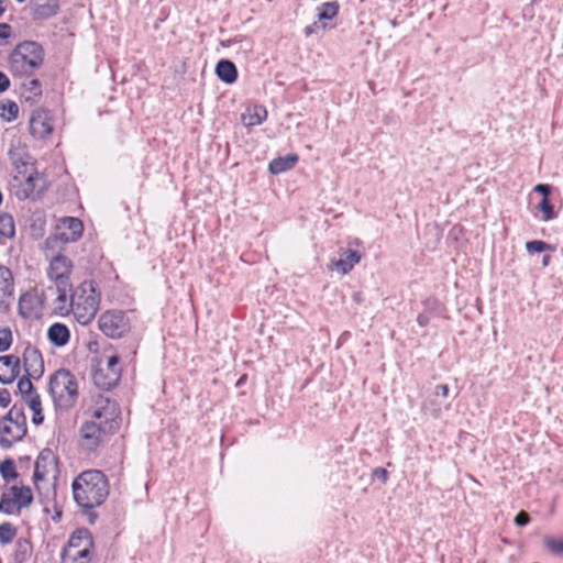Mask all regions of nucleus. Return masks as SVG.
<instances>
[{
    "mask_svg": "<svg viewBox=\"0 0 563 563\" xmlns=\"http://www.w3.org/2000/svg\"><path fill=\"white\" fill-rule=\"evenodd\" d=\"M354 299H355L356 301H360V295H358V294H357V295H354Z\"/></svg>",
    "mask_w": 563,
    "mask_h": 563,
    "instance_id": "obj_51",
    "label": "nucleus"
},
{
    "mask_svg": "<svg viewBox=\"0 0 563 563\" xmlns=\"http://www.w3.org/2000/svg\"><path fill=\"white\" fill-rule=\"evenodd\" d=\"M11 35V26L7 23H0V38H8Z\"/></svg>",
    "mask_w": 563,
    "mask_h": 563,
    "instance_id": "obj_44",
    "label": "nucleus"
},
{
    "mask_svg": "<svg viewBox=\"0 0 563 563\" xmlns=\"http://www.w3.org/2000/svg\"><path fill=\"white\" fill-rule=\"evenodd\" d=\"M71 488L75 501L82 508L101 505L109 494L108 479L98 470L81 472L74 479Z\"/></svg>",
    "mask_w": 563,
    "mask_h": 563,
    "instance_id": "obj_1",
    "label": "nucleus"
},
{
    "mask_svg": "<svg viewBox=\"0 0 563 563\" xmlns=\"http://www.w3.org/2000/svg\"><path fill=\"white\" fill-rule=\"evenodd\" d=\"M42 63L43 49L35 42L20 43L9 55V68L19 77L32 74Z\"/></svg>",
    "mask_w": 563,
    "mask_h": 563,
    "instance_id": "obj_4",
    "label": "nucleus"
},
{
    "mask_svg": "<svg viewBox=\"0 0 563 563\" xmlns=\"http://www.w3.org/2000/svg\"><path fill=\"white\" fill-rule=\"evenodd\" d=\"M10 86V80L8 78V76L0 71V93L5 91Z\"/></svg>",
    "mask_w": 563,
    "mask_h": 563,
    "instance_id": "obj_42",
    "label": "nucleus"
},
{
    "mask_svg": "<svg viewBox=\"0 0 563 563\" xmlns=\"http://www.w3.org/2000/svg\"><path fill=\"white\" fill-rule=\"evenodd\" d=\"M22 399L32 411V422L36 426L41 424L44 420V416L42 412V402L40 396L34 390L31 394L22 397Z\"/></svg>",
    "mask_w": 563,
    "mask_h": 563,
    "instance_id": "obj_25",
    "label": "nucleus"
},
{
    "mask_svg": "<svg viewBox=\"0 0 563 563\" xmlns=\"http://www.w3.org/2000/svg\"><path fill=\"white\" fill-rule=\"evenodd\" d=\"M339 12V4L336 2H324L318 8V19L322 22V27L325 29V20H331L336 16Z\"/></svg>",
    "mask_w": 563,
    "mask_h": 563,
    "instance_id": "obj_28",
    "label": "nucleus"
},
{
    "mask_svg": "<svg viewBox=\"0 0 563 563\" xmlns=\"http://www.w3.org/2000/svg\"><path fill=\"white\" fill-rule=\"evenodd\" d=\"M533 190L536 192L541 194L543 196L542 198H549V195L551 192V187L549 185L539 184V185L534 186Z\"/></svg>",
    "mask_w": 563,
    "mask_h": 563,
    "instance_id": "obj_40",
    "label": "nucleus"
},
{
    "mask_svg": "<svg viewBox=\"0 0 563 563\" xmlns=\"http://www.w3.org/2000/svg\"><path fill=\"white\" fill-rule=\"evenodd\" d=\"M312 33H313V26H307V27L305 29V34H306L307 36L311 35Z\"/></svg>",
    "mask_w": 563,
    "mask_h": 563,
    "instance_id": "obj_47",
    "label": "nucleus"
},
{
    "mask_svg": "<svg viewBox=\"0 0 563 563\" xmlns=\"http://www.w3.org/2000/svg\"><path fill=\"white\" fill-rule=\"evenodd\" d=\"M15 234V224L10 213H0V235L5 239H12Z\"/></svg>",
    "mask_w": 563,
    "mask_h": 563,
    "instance_id": "obj_29",
    "label": "nucleus"
},
{
    "mask_svg": "<svg viewBox=\"0 0 563 563\" xmlns=\"http://www.w3.org/2000/svg\"><path fill=\"white\" fill-rule=\"evenodd\" d=\"M15 537V529L10 522H3L0 525V542L8 544L12 542Z\"/></svg>",
    "mask_w": 563,
    "mask_h": 563,
    "instance_id": "obj_33",
    "label": "nucleus"
},
{
    "mask_svg": "<svg viewBox=\"0 0 563 563\" xmlns=\"http://www.w3.org/2000/svg\"><path fill=\"white\" fill-rule=\"evenodd\" d=\"M298 159L299 157L297 154H288L286 156L274 158L268 165V170L274 175L285 173L295 167Z\"/></svg>",
    "mask_w": 563,
    "mask_h": 563,
    "instance_id": "obj_24",
    "label": "nucleus"
},
{
    "mask_svg": "<svg viewBox=\"0 0 563 563\" xmlns=\"http://www.w3.org/2000/svg\"><path fill=\"white\" fill-rule=\"evenodd\" d=\"M14 294V279L11 271L0 266V310L9 311Z\"/></svg>",
    "mask_w": 563,
    "mask_h": 563,
    "instance_id": "obj_18",
    "label": "nucleus"
},
{
    "mask_svg": "<svg viewBox=\"0 0 563 563\" xmlns=\"http://www.w3.org/2000/svg\"><path fill=\"white\" fill-rule=\"evenodd\" d=\"M71 310L76 321L80 324L90 323L100 307V294L91 280L80 283L71 291Z\"/></svg>",
    "mask_w": 563,
    "mask_h": 563,
    "instance_id": "obj_2",
    "label": "nucleus"
},
{
    "mask_svg": "<svg viewBox=\"0 0 563 563\" xmlns=\"http://www.w3.org/2000/svg\"><path fill=\"white\" fill-rule=\"evenodd\" d=\"M45 296L43 291L32 288L19 298V314L25 319H38L44 309Z\"/></svg>",
    "mask_w": 563,
    "mask_h": 563,
    "instance_id": "obj_15",
    "label": "nucleus"
},
{
    "mask_svg": "<svg viewBox=\"0 0 563 563\" xmlns=\"http://www.w3.org/2000/svg\"><path fill=\"white\" fill-rule=\"evenodd\" d=\"M33 496L30 487L13 485L9 493H3L0 499V511L7 515L19 512L21 508L32 503Z\"/></svg>",
    "mask_w": 563,
    "mask_h": 563,
    "instance_id": "obj_14",
    "label": "nucleus"
},
{
    "mask_svg": "<svg viewBox=\"0 0 563 563\" xmlns=\"http://www.w3.org/2000/svg\"><path fill=\"white\" fill-rule=\"evenodd\" d=\"M435 395H441L443 398L449 396V386L446 384H442L435 387Z\"/></svg>",
    "mask_w": 563,
    "mask_h": 563,
    "instance_id": "obj_45",
    "label": "nucleus"
},
{
    "mask_svg": "<svg viewBox=\"0 0 563 563\" xmlns=\"http://www.w3.org/2000/svg\"><path fill=\"white\" fill-rule=\"evenodd\" d=\"M3 12H4L3 1L0 0V16L2 15Z\"/></svg>",
    "mask_w": 563,
    "mask_h": 563,
    "instance_id": "obj_49",
    "label": "nucleus"
},
{
    "mask_svg": "<svg viewBox=\"0 0 563 563\" xmlns=\"http://www.w3.org/2000/svg\"><path fill=\"white\" fill-rule=\"evenodd\" d=\"M543 544L553 554L563 553V539H555L549 536L543 537Z\"/></svg>",
    "mask_w": 563,
    "mask_h": 563,
    "instance_id": "obj_32",
    "label": "nucleus"
},
{
    "mask_svg": "<svg viewBox=\"0 0 563 563\" xmlns=\"http://www.w3.org/2000/svg\"><path fill=\"white\" fill-rule=\"evenodd\" d=\"M360 261L361 255L356 251L347 250L342 257L335 261L334 265L342 274H347Z\"/></svg>",
    "mask_w": 563,
    "mask_h": 563,
    "instance_id": "obj_27",
    "label": "nucleus"
},
{
    "mask_svg": "<svg viewBox=\"0 0 563 563\" xmlns=\"http://www.w3.org/2000/svg\"><path fill=\"white\" fill-rule=\"evenodd\" d=\"M417 323L420 325V327H426L428 323H429V317L427 314H419L417 317Z\"/></svg>",
    "mask_w": 563,
    "mask_h": 563,
    "instance_id": "obj_46",
    "label": "nucleus"
},
{
    "mask_svg": "<svg viewBox=\"0 0 563 563\" xmlns=\"http://www.w3.org/2000/svg\"><path fill=\"white\" fill-rule=\"evenodd\" d=\"M267 119V110L262 104H251L241 114L242 123L250 128L262 124Z\"/></svg>",
    "mask_w": 563,
    "mask_h": 563,
    "instance_id": "obj_22",
    "label": "nucleus"
},
{
    "mask_svg": "<svg viewBox=\"0 0 563 563\" xmlns=\"http://www.w3.org/2000/svg\"><path fill=\"white\" fill-rule=\"evenodd\" d=\"M549 262H550V256L549 255L543 256V260H542L543 266H548Z\"/></svg>",
    "mask_w": 563,
    "mask_h": 563,
    "instance_id": "obj_48",
    "label": "nucleus"
},
{
    "mask_svg": "<svg viewBox=\"0 0 563 563\" xmlns=\"http://www.w3.org/2000/svg\"><path fill=\"white\" fill-rule=\"evenodd\" d=\"M20 374V358L14 355L0 356V383L10 384Z\"/></svg>",
    "mask_w": 563,
    "mask_h": 563,
    "instance_id": "obj_21",
    "label": "nucleus"
},
{
    "mask_svg": "<svg viewBox=\"0 0 563 563\" xmlns=\"http://www.w3.org/2000/svg\"><path fill=\"white\" fill-rule=\"evenodd\" d=\"M93 540L88 530L75 531L62 554V563H90L93 556Z\"/></svg>",
    "mask_w": 563,
    "mask_h": 563,
    "instance_id": "obj_8",
    "label": "nucleus"
},
{
    "mask_svg": "<svg viewBox=\"0 0 563 563\" xmlns=\"http://www.w3.org/2000/svg\"><path fill=\"white\" fill-rule=\"evenodd\" d=\"M12 343V332L9 328L0 329V352L9 350Z\"/></svg>",
    "mask_w": 563,
    "mask_h": 563,
    "instance_id": "obj_36",
    "label": "nucleus"
},
{
    "mask_svg": "<svg viewBox=\"0 0 563 563\" xmlns=\"http://www.w3.org/2000/svg\"><path fill=\"white\" fill-rule=\"evenodd\" d=\"M121 374L119 355L107 350L103 351L93 369V383L102 389H110L119 383Z\"/></svg>",
    "mask_w": 563,
    "mask_h": 563,
    "instance_id": "obj_7",
    "label": "nucleus"
},
{
    "mask_svg": "<svg viewBox=\"0 0 563 563\" xmlns=\"http://www.w3.org/2000/svg\"><path fill=\"white\" fill-rule=\"evenodd\" d=\"M23 368L29 377L40 378L44 373V362L40 351L33 346L25 347L23 352Z\"/></svg>",
    "mask_w": 563,
    "mask_h": 563,
    "instance_id": "obj_19",
    "label": "nucleus"
},
{
    "mask_svg": "<svg viewBox=\"0 0 563 563\" xmlns=\"http://www.w3.org/2000/svg\"><path fill=\"white\" fill-rule=\"evenodd\" d=\"M422 409L430 413L433 418H439L442 413V409L434 400L423 404Z\"/></svg>",
    "mask_w": 563,
    "mask_h": 563,
    "instance_id": "obj_38",
    "label": "nucleus"
},
{
    "mask_svg": "<svg viewBox=\"0 0 563 563\" xmlns=\"http://www.w3.org/2000/svg\"><path fill=\"white\" fill-rule=\"evenodd\" d=\"M11 401L10 393L7 389H0V406L5 408Z\"/></svg>",
    "mask_w": 563,
    "mask_h": 563,
    "instance_id": "obj_41",
    "label": "nucleus"
},
{
    "mask_svg": "<svg viewBox=\"0 0 563 563\" xmlns=\"http://www.w3.org/2000/svg\"><path fill=\"white\" fill-rule=\"evenodd\" d=\"M373 474L377 476L383 483H386L388 479V473L385 468L377 467L374 470Z\"/></svg>",
    "mask_w": 563,
    "mask_h": 563,
    "instance_id": "obj_43",
    "label": "nucleus"
},
{
    "mask_svg": "<svg viewBox=\"0 0 563 563\" xmlns=\"http://www.w3.org/2000/svg\"><path fill=\"white\" fill-rule=\"evenodd\" d=\"M526 250L528 253H541L548 250H552V246L543 241H529L526 243Z\"/></svg>",
    "mask_w": 563,
    "mask_h": 563,
    "instance_id": "obj_35",
    "label": "nucleus"
},
{
    "mask_svg": "<svg viewBox=\"0 0 563 563\" xmlns=\"http://www.w3.org/2000/svg\"><path fill=\"white\" fill-rule=\"evenodd\" d=\"M58 474V463L54 452L49 449L43 450L34 467V484L40 495L45 498H52L55 495Z\"/></svg>",
    "mask_w": 563,
    "mask_h": 563,
    "instance_id": "obj_3",
    "label": "nucleus"
},
{
    "mask_svg": "<svg viewBox=\"0 0 563 563\" xmlns=\"http://www.w3.org/2000/svg\"><path fill=\"white\" fill-rule=\"evenodd\" d=\"M529 521H530V517H529V515H528L527 512H525V511H520V512L516 516V518H515V523H516L517 526H526V525H528V523H529Z\"/></svg>",
    "mask_w": 563,
    "mask_h": 563,
    "instance_id": "obj_39",
    "label": "nucleus"
},
{
    "mask_svg": "<svg viewBox=\"0 0 563 563\" xmlns=\"http://www.w3.org/2000/svg\"><path fill=\"white\" fill-rule=\"evenodd\" d=\"M0 474L5 481L13 479L18 476L14 463L11 460H5L0 464Z\"/></svg>",
    "mask_w": 563,
    "mask_h": 563,
    "instance_id": "obj_34",
    "label": "nucleus"
},
{
    "mask_svg": "<svg viewBox=\"0 0 563 563\" xmlns=\"http://www.w3.org/2000/svg\"><path fill=\"white\" fill-rule=\"evenodd\" d=\"M31 378L32 377L27 376V377H22L19 379L18 390H19V394L21 395V397H24V396L31 394L32 391H34V387L31 382Z\"/></svg>",
    "mask_w": 563,
    "mask_h": 563,
    "instance_id": "obj_37",
    "label": "nucleus"
},
{
    "mask_svg": "<svg viewBox=\"0 0 563 563\" xmlns=\"http://www.w3.org/2000/svg\"><path fill=\"white\" fill-rule=\"evenodd\" d=\"M100 331L111 338L120 339L131 330V323L126 314L121 310H107L98 319Z\"/></svg>",
    "mask_w": 563,
    "mask_h": 563,
    "instance_id": "obj_13",
    "label": "nucleus"
},
{
    "mask_svg": "<svg viewBox=\"0 0 563 563\" xmlns=\"http://www.w3.org/2000/svg\"><path fill=\"white\" fill-rule=\"evenodd\" d=\"M26 433L25 418L21 409L15 406L0 420V446L10 448L20 441Z\"/></svg>",
    "mask_w": 563,
    "mask_h": 563,
    "instance_id": "obj_12",
    "label": "nucleus"
},
{
    "mask_svg": "<svg viewBox=\"0 0 563 563\" xmlns=\"http://www.w3.org/2000/svg\"><path fill=\"white\" fill-rule=\"evenodd\" d=\"M32 85L37 87L38 86V81L37 80H32Z\"/></svg>",
    "mask_w": 563,
    "mask_h": 563,
    "instance_id": "obj_50",
    "label": "nucleus"
},
{
    "mask_svg": "<svg viewBox=\"0 0 563 563\" xmlns=\"http://www.w3.org/2000/svg\"><path fill=\"white\" fill-rule=\"evenodd\" d=\"M90 421L109 433H113L119 429L120 409L118 405L109 398L98 395L93 398L90 409Z\"/></svg>",
    "mask_w": 563,
    "mask_h": 563,
    "instance_id": "obj_9",
    "label": "nucleus"
},
{
    "mask_svg": "<svg viewBox=\"0 0 563 563\" xmlns=\"http://www.w3.org/2000/svg\"><path fill=\"white\" fill-rule=\"evenodd\" d=\"M30 157H15L13 156V163L15 164L18 175L14 177L16 181H20L18 189V197L21 199L34 198L38 196L44 189V180L40 176L38 172L34 168V164L29 161Z\"/></svg>",
    "mask_w": 563,
    "mask_h": 563,
    "instance_id": "obj_6",
    "label": "nucleus"
},
{
    "mask_svg": "<svg viewBox=\"0 0 563 563\" xmlns=\"http://www.w3.org/2000/svg\"><path fill=\"white\" fill-rule=\"evenodd\" d=\"M84 232V224L78 218L64 217L57 221L56 233L45 239L47 250L60 249L63 245L78 241Z\"/></svg>",
    "mask_w": 563,
    "mask_h": 563,
    "instance_id": "obj_11",
    "label": "nucleus"
},
{
    "mask_svg": "<svg viewBox=\"0 0 563 563\" xmlns=\"http://www.w3.org/2000/svg\"><path fill=\"white\" fill-rule=\"evenodd\" d=\"M47 339L55 346H65L70 339L68 327L60 322H55L47 329Z\"/></svg>",
    "mask_w": 563,
    "mask_h": 563,
    "instance_id": "obj_23",
    "label": "nucleus"
},
{
    "mask_svg": "<svg viewBox=\"0 0 563 563\" xmlns=\"http://www.w3.org/2000/svg\"><path fill=\"white\" fill-rule=\"evenodd\" d=\"M110 434L95 422L87 420L80 428V443L85 450L93 451Z\"/></svg>",
    "mask_w": 563,
    "mask_h": 563,
    "instance_id": "obj_17",
    "label": "nucleus"
},
{
    "mask_svg": "<svg viewBox=\"0 0 563 563\" xmlns=\"http://www.w3.org/2000/svg\"><path fill=\"white\" fill-rule=\"evenodd\" d=\"M49 393L56 407L69 409L78 397L77 380L70 372L57 371L49 379Z\"/></svg>",
    "mask_w": 563,
    "mask_h": 563,
    "instance_id": "obj_5",
    "label": "nucleus"
},
{
    "mask_svg": "<svg viewBox=\"0 0 563 563\" xmlns=\"http://www.w3.org/2000/svg\"><path fill=\"white\" fill-rule=\"evenodd\" d=\"M19 114V107L14 101H5L0 104V118L5 122H11L16 119Z\"/></svg>",
    "mask_w": 563,
    "mask_h": 563,
    "instance_id": "obj_30",
    "label": "nucleus"
},
{
    "mask_svg": "<svg viewBox=\"0 0 563 563\" xmlns=\"http://www.w3.org/2000/svg\"><path fill=\"white\" fill-rule=\"evenodd\" d=\"M56 298L53 301L54 311L62 317L68 316L71 310V282L54 285Z\"/></svg>",
    "mask_w": 563,
    "mask_h": 563,
    "instance_id": "obj_20",
    "label": "nucleus"
},
{
    "mask_svg": "<svg viewBox=\"0 0 563 563\" xmlns=\"http://www.w3.org/2000/svg\"><path fill=\"white\" fill-rule=\"evenodd\" d=\"M216 74L227 84H233L238 78L235 65L228 59H222L217 64Z\"/></svg>",
    "mask_w": 563,
    "mask_h": 563,
    "instance_id": "obj_26",
    "label": "nucleus"
},
{
    "mask_svg": "<svg viewBox=\"0 0 563 563\" xmlns=\"http://www.w3.org/2000/svg\"><path fill=\"white\" fill-rule=\"evenodd\" d=\"M29 129L34 137L46 139L54 131L52 114L44 109L34 110L29 120Z\"/></svg>",
    "mask_w": 563,
    "mask_h": 563,
    "instance_id": "obj_16",
    "label": "nucleus"
},
{
    "mask_svg": "<svg viewBox=\"0 0 563 563\" xmlns=\"http://www.w3.org/2000/svg\"><path fill=\"white\" fill-rule=\"evenodd\" d=\"M538 209L542 212V220L545 222L556 218L554 207L550 202L549 198H542V200L538 205Z\"/></svg>",
    "mask_w": 563,
    "mask_h": 563,
    "instance_id": "obj_31",
    "label": "nucleus"
},
{
    "mask_svg": "<svg viewBox=\"0 0 563 563\" xmlns=\"http://www.w3.org/2000/svg\"><path fill=\"white\" fill-rule=\"evenodd\" d=\"M42 251L47 262L45 272L48 280L53 285L69 283L74 271L71 258L59 252V249L47 250L45 243H43Z\"/></svg>",
    "mask_w": 563,
    "mask_h": 563,
    "instance_id": "obj_10",
    "label": "nucleus"
}]
</instances>
